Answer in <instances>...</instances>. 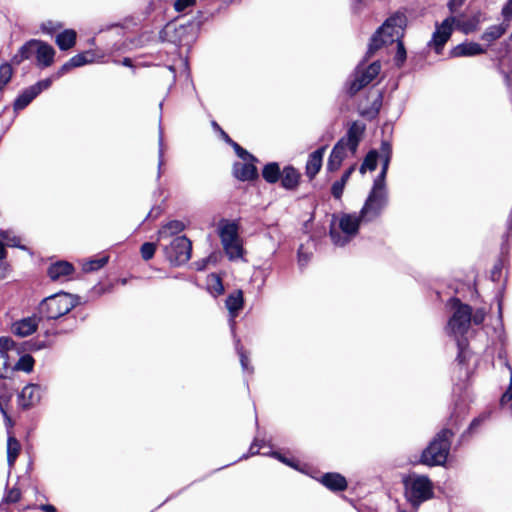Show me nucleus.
<instances>
[{
    "mask_svg": "<svg viewBox=\"0 0 512 512\" xmlns=\"http://www.w3.org/2000/svg\"><path fill=\"white\" fill-rule=\"evenodd\" d=\"M406 24L407 18L405 14L397 12L390 16L375 32L369 43L364 60L358 64L354 73L347 81V89L350 95H355L380 73L381 64L379 61H374L367 67H365V62L381 47L401 40Z\"/></svg>",
    "mask_w": 512,
    "mask_h": 512,
    "instance_id": "nucleus-1",
    "label": "nucleus"
},
{
    "mask_svg": "<svg viewBox=\"0 0 512 512\" xmlns=\"http://www.w3.org/2000/svg\"><path fill=\"white\" fill-rule=\"evenodd\" d=\"M449 305L453 312L448 320L446 333L455 339L458 347L457 361L460 365H463L471 355L466 334L471 323L481 325L484 322L486 311L479 308L472 312L471 306L462 303L458 298H451Z\"/></svg>",
    "mask_w": 512,
    "mask_h": 512,
    "instance_id": "nucleus-2",
    "label": "nucleus"
},
{
    "mask_svg": "<svg viewBox=\"0 0 512 512\" xmlns=\"http://www.w3.org/2000/svg\"><path fill=\"white\" fill-rule=\"evenodd\" d=\"M364 125L353 122L346 136L341 138L333 147L330 156L327 161V170L329 172H335L339 170L343 160L347 157L348 152L354 155L357 151L358 145L364 133Z\"/></svg>",
    "mask_w": 512,
    "mask_h": 512,
    "instance_id": "nucleus-3",
    "label": "nucleus"
},
{
    "mask_svg": "<svg viewBox=\"0 0 512 512\" xmlns=\"http://www.w3.org/2000/svg\"><path fill=\"white\" fill-rule=\"evenodd\" d=\"M77 305V299L65 292L46 297L38 306L40 320L56 321L68 314Z\"/></svg>",
    "mask_w": 512,
    "mask_h": 512,
    "instance_id": "nucleus-4",
    "label": "nucleus"
},
{
    "mask_svg": "<svg viewBox=\"0 0 512 512\" xmlns=\"http://www.w3.org/2000/svg\"><path fill=\"white\" fill-rule=\"evenodd\" d=\"M388 204V192L385 180L375 179L372 189L360 211L363 222L377 219Z\"/></svg>",
    "mask_w": 512,
    "mask_h": 512,
    "instance_id": "nucleus-5",
    "label": "nucleus"
},
{
    "mask_svg": "<svg viewBox=\"0 0 512 512\" xmlns=\"http://www.w3.org/2000/svg\"><path fill=\"white\" fill-rule=\"evenodd\" d=\"M453 432L449 428H443L431 441L421 455V463L428 466L443 465L450 451V438Z\"/></svg>",
    "mask_w": 512,
    "mask_h": 512,
    "instance_id": "nucleus-6",
    "label": "nucleus"
},
{
    "mask_svg": "<svg viewBox=\"0 0 512 512\" xmlns=\"http://www.w3.org/2000/svg\"><path fill=\"white\" fill-rule=\"evenodd\" d=\"M403 484L405 496L413 506L433 497V485L427 476L412 473L403 479Z\"/></svg>",
    "mask_w": 512,
    "mask_h": 512,
    "instance_id": "nucleus-7",
    "label": "nucleus"
},
{
    "mask_svg": "<svg viewBox=\"0 0 512 512\" xmlns=\"http://www.w3.org/2000/svg\"><path fill=\"white\" fill-rule=\"evenodd\" d=\"M360 222V214H344L339 220V227H332L330 237L337 246H345L357 234Z\"/></svg>",
    "mask_w": 512,
    "mask_h": 512,
    "instance_id": "nucleus-8",
    "label": "nucleus"
},
{
    "mask_svg": "<svg viewBox=\"0 0 512 512\" xmlns=\"http://www.w3.org/2000/svg\"><path fill=\"white\" fill-rule=\"evenodd\" d=\"M219 237L229 259L234 260L242 256L243 249L239 240L238 226L234 222L223 220L219 225Z\"/></svg>",
    "mask_w": 512,
    "mask_h": 512,
    "instance_id": "nucleus-9",
    "label": "nucleus"
},
{
    "mask_svg": "<svg viewBox=\"0 0 512 512\" xmlns=\"http://www.w3.org/2000/svg\"><path fill=\"white\" fill-rule=\"evenodd\" d=\"M192 243L186 236L175 237L164 247V254L173 266H181L191 258Z\"/></svg>",
    "mask_w": 512,
    "mask_h": 512,
    "instance_id": "nucleus-10",
    "label": "nucleus"
},
{
    "mask_svg": "<svg viewBox=\"0 0 512 512\" xmlns=\"http://www.w3.org/2000/svg\"><path fill=\"white\" fill-rule=\"evenodd\" d=\"M454 22V17H448L441 24H436V29L428 45L433 48L437 54L441 53L445 43L449 40L453 31Z\"/></svg>",
    "mask_w": 512,
    "mask_h": 512,
    "instance_id": "nucleus-11",
    "label": "nucleus"
},
{
    "mask_svg": "<svg viewBox=\"0 0 512 512\" xmlns=\"http://www.w3.org/2000/svg\"><path fill=\"white\" fill-rule=\"evenodd\" d=\"M42 388L38 384L26 385L19 394V404L27 409L37 404L41 399Z\"/></svg>",
    "mask_w": 512,
    "mask_h": 512,
    "instance_id": "nucleus-12",
    "label": "nucleus"
},
{
    "mask_svg": "<svg viewBox=\"0 0 512 512\" xmlns=\"http://www.w3.org/2000/svg\"><path fill=\"white\" fill-rule=\"evenodd\" d=\"M36 45L37 47L35 57L37 66L40 68H47L51 66L54 62L56 53L55 49L51 45L41 40H37Z\"/></svg>",
    "mask_w": 512,
    "mask_h": 512,
    "instance_id": "nucleus-13",
    "label": "nucleus"
},
{
    "mask_svg": "<svg viewBox=\"0 0 512 512\" xmlns=\"http://www.w3.org/2000/svg\"><path fill=\"white\" fill-rule=\"evenodd\" d=\"M39 321H41L39 319V315H33L20 319L13 323L12 331L15 335L21 337L29 336L36 331Z\"/></svg>",
    "mask_w": 512,
    "mask_h": 512,
    "instance_id": "nucleus-14",
    "label": "nucleus"
},
{
    "mask_svg": "<svg viewBox=\"0 0 512 512\" xmlns=\"http://www.w3.org/2000/svg\"><path fill=\"white\" fill-rule=\"evenodd\" d=\"M244 303L242 290H236L231 293L226 299V307L230 314V325L232 331H234L235 318L239 311L242 309Z\"/></svg>",
    "mask_w": 512,
    "mask_h": 512,
    "instance_id": "nucleus-15",
    "label": "nucleus"
},
{
    "mask_svg": "<svg viewBox=\"0 0 512 512\" xmlns=\"http://www.w3.org/2000/svg\"><path fill=\"white\" fill-rule=\"evenodd\" d=\"M326 146H322L312 152L306 162V175L309 179H313L320 171L323 162V156Z\"/></svg>",
    "mask_w": 512,
    "mask_h": 512,
    "instance_id": "nucleus-16",
    "label": "nucleus"
},
{
    "mask_svg": "<svg viewBox=\"0 0 512 512\" xmlns=\"http://www.w3.org/2000/svg\"><path fill=\"white\" fill-rule=\"evenodd\" d=\"M250 162H236L233 166V175L241 181H250L257 178L256 167Z\"/></svg>",
    "mask_w": 512,
    "mask_h": 512,
    "instance_id": "nucleus-17",
    "label": "nucleus"
},
{
    "mask_svg": "<svg viewBox=\"0 0 512 512\" xmlns=\"http://www.w3.org/2000/svg\"><path fill=\"white\" fill-rule=\"evenodd\" d=\"M485 52V49L482 46L475 42H466L461 43L455 46L450 54L452 57H466V56H475Z\"/></svg>",
    "mask_w": 512,
    "mask_h": 512,
    "instance_id": "nucleus-18",
    "label": "nucleus"
},
{
    "mask_svg": "<svg viewBox=\"0 0 512 512\" xmlns=\"http://www.w3.org/2000/svg\"><path fill=\"white\" fill-rule=\"evenodd\" d=\"M321 483L332 491H343L347 487L345 477L339 473H326L321 478Z\"/></svg>",
    "mask_w": 512,
    "mask_h": 512,
    "instance_id": "nucleus-19",
    "label": "nucleus"
},
{
    "mask_svg": "<svg viewBox=\"0 0 512 512\" xmlns=\"http://www.w3.org/2000/svg\"><path fill=\"white\" fill-rule=\"evenodd\" d=\"M281 185L285 189L293 190L299 184L300 174L292 166H286L281 173Z\"/></svg>",
    "mask_w": 512,
    "mask_h": 512,
    "instance_id": "nucleus-20",
    "label": "nucleus"
},
{
    "mask_svg": "<svg viewBox=\"0 0 512 512\" xmlns=\"http://www.w3.org/2000/svg\"><path fill=\"white\" fill-rule=\"evenodd\" d=\"M379 158L382 161V169L379 175L375 179L385 180L388 167L392 157V147L388 141H383L380 146V152L378 153Z\"/></svg>",
    "mask_w": 512,
    "mask_h": 512,
    "instance_id": "nucleus-21",
    "label": "nucleus"
},
{
    "mask_svg": "<svg viewBox=\"0 0 512 512\" xmlns=\"http://www.w3.org/2000/svg\"><path fill=\"white\" fill-rule=\"evenodd\" d=\"M37 40L32 39L26 42L23 46L20 47L18 52L13 56L12 63L19 65L26 59H30L32 56L36 54Z\"/></svg>",
    "mask_w": 512,
    "mask_h": 512,
    "instance_id": "nucleus-22",
    "label": "nucleus"
},
{
    "mask_svg": "<svg viewBox=\"0 0 512 512\" xmlns=\"http://www.w3.org/2000/svg\"><path fill=\"white\" fill-rule=\"evenodd\" d=\"M77 33L73 29H66L56 36L55 42L60 50L66 51L74 47Z\"/></svg>",
    "mask_w": 512,
    "mask_h": 512,
    "instance_id": "nucleus-23",
    "label": "nucleus"
},
{
    "mask_svg": "<svg viewBox=\"0 0 512 512\" xmlns=\"http://www.w3.org/2000/svg\"><path fill=\"white\" fill-rule=\"evenodd\" d=\"M73 266L66 261L56 262L48 268V275L52 280H58L61 277L68 276L72 273Z\"/></svg>",
    "mask_w": 512,
    "mask_h": 512,
    "instance_id": "nucleus-24",
    "label": "nucleus"
},
{
    "mask_svg": "<svg viewBox=\"0 0 512 512\" xmlns=\"http://www.w3.org/2000/svg\"><path fill=\"white\" fill-rule=\"evenodd\" d=\"M185 229V224L179 220H171L163 225L159 231V238H167L179 234Z\"/></svg>",
    "mask_w": 512,
    "mask_h": 512,
    "instance_id": "nucleus-25",
    "label": "nucleus"
},
{
    "mask_svg": "<svg viewBox=\"0 0 512 512\" xmlns=\"http://www.w3.org/2000/svg\"><path fill=\"white\" fill-rule=\"evenodd\" d=\"M38 95L32 89V87H28L19 94V96L14 101V110L19 111L26 108Z\"/></svg>",
    "mask_w": 512,
    "mask_h": 512,
    "instance_id": "nucleus-26",
    "label": "nucleus"
},
{
    "mask_svg": "<svg viewBox=\"0 0 512 512\" xmlns=\"http://www.w3.org/2000/svg\"><path fill=\"white\" fill-rule=\"evenodd\" d=\"M509 28V23L503 22L499 25H493L486 29L482 34V39L488 42H493L500 38Z\"/></svg>",
    "mask_w": 512,
    "mask_h": 512,
    "instance_id": "nucleus-27",
    "label": "nucleus"
},
{
    "mask_svg": "<svg viewBox=\"0 0 512 512\" xmlns=\"http://www.w3.org/2000/svg\"><path fill=\"white\" fill-rule=\"evenodd\" d=\"M20 452V443L14 436H9L7 440V462L9 467H13Z\"/></svg>",
    "mask_w": 512,
    "mask_h": 512,
    "instance_id": "nucleus-28",
    "label": "nucleus"
},
{
    "mask_svg": "<svg viewBox=\"0 0 512 512\" xmlns=\"http://www.w3.org/2000/svg\"><path fill=\"white\" fill-rule=\"evenodd\" d=\"M262 176L268 183H276L281 176L280 167L278 163L271 162L264 166Z\"/></svg>",
    "mask_w": 512,
    "mask_h": 512,
    "instance_id": "nucleus-29",
    "label": "nucleus"
},
{
    "mask_svg": "<svg viewBox=\"0 0 512 512\" xmlns=\"http://www.w3.org/2000/svg\"><path fill=\"white\" fill-rule=\"evenodd\" d=\"M69 60L70 64H72L74 68H77L93 63L95 61V54L92 51H85L73 56Z\"/></svg>",
    "mask_w": 512,
    "mask_h": 512,
    "instance_id": "nucleus-30",
    "label": "nucleus"
},
{
    "mask_svg": "<svg viewBox=\"0 0 512 512\" xmlns=\"http://www.w3.org/2000/svg\"><path fill=\"white\" fill-rule=\"evenodd\" d=\"M379 159L378 152L371 150L365 156L363 163L360 166V173L364 174L366 170L373 171L377 167V161Z\"/></svg>",
    "mask_w": 512,
    "mask_h": 512,
    "instance_id": "nucleus-31",
    "label": "nucleus"
},
{
    "mask_svg": "<svg viewBox=\"0 0 512 512\" xmlns=\"http://www.w3.org/2000/svg\"><path fill=\"white\" fill-rule=\"evenodd\" d=\"M34 366V359L32 356L26 354L19 358L18 362L14 366V370L31 372Z\"/></svg>",
    "mask_w": 512,
    "mask_h": 512,
    "instance_id": "nucleus-32",
    "label": "nucleus"
},
{
    "mask_svg": "<svg viewBox=\"0 0 512 512\" xmlns=\"http://www.w3.org/2000/svg\"><path fill=\"white\" fill-rule=\"evenodd\" d=\"M21 498V491L18 488H12L6 492L4 495L2 502L0 504V512L4 511L3 505L4 504H12L16 503Z\"/></svg>",
    "mask_w": 512,
    "mask_h": 512,
    "instance_id": "nucleus-33",
    "label": "nucleus"
},
{
    "mask_svg": "<svg viewBox=\"0 0 512 512\" xmlns=\"http://www.w3.org/2000/svg\"><path fill=\"white\" fill-rule=\"evenodd\" d=\"M505 340H506V336L504 334L503 331H500L499 334H498V341L500 343V348L498 350V359L500 361L503 362V364L505 365V367H507V369L511 372L512 371V367L509 365L508 363V360H507V353H506V350H505Z\"/></svg>",
    "mask_w": 512,
    "mask_h": 512,
    "instance_id": "nucleus-34",
    "label": "nucleus"
},
{
    "mask_svg": "<svg viewBox=\"0 0 512 512\" xmlns=\"http://www.w3.org/2000/svg\"><path fill=\"white\" fill-rule=\"evenodd\" d=\"M13 74L12 67L9 63L0 66V92L9 83Z\"/></svg>",
    "mask_w": 512,
    "mask_h": 512,
    "instance_id": "nucleus-35",
    "label": "nucleus"
},
{
    "mask_svg": "<svg viewBox=\"0 0 512 512\" xmlns=\"http://www.w3.org/2000/svg\"><path fill=\"white\" fill-rule=\"evenodd\" d=\"M158 171H157V179H159L162 175V167L164 165V137L163 130L160 127L159 129V139H158Z\"/></svg>",
    "mask_w": 512,
    "mask_h": 512,
    "instance_id": "nucleus-36",
    "label": "nucleus"
},
{
    "mask_svg": "<svg viewBox=\"0 0 512 512\" xmlns=\"http://www.w3.org/2000/svg\"><path fill=\"white\" fill-rule=\"evenodd\" d=\"M236 350H237V353H238V355L240 357V363H241L243 371H245V372H252L253 369H252V367L249 366V358L246 355L243 347L239 346V340L236 343Z\"/></svg>",
    "mask_w": 512,
    "mask_h": 512,
    "instance_id": "nucleus-37",
    "label": "nucleus"
},
{
    "mask_svg": "<svg viewBox=\"0 0 512 512\" xmlns=\"http://www.w3.org/2000/svg\"><path fill=\"white\" fill-rule=\"evenodd\" d=\"M156 251V244L151 242H145L142 244L140 252L144 260H150L153 258Z\"/></svg>",
    "mask_w": 512,
    "mask_h": 512,
    "instance_id": "nucleus-38",
    "label": "nucleus"
},
{
    "mask_svg": "<svg viewBox=\"0 0 512 512\" xmlns=\"http://www.w3.org/2000/svg\"><path fill=\"white\" fill-rule=\"evenodd\" d=\"M232 147L234 148L236 154L244 161H255L256 158L250 154L248 151H246L244 148H242L238 143L233 142L232 140H229Z\"/></svg>",
    "mask_w": 512,
    "mask_h": 512,
    "instance_id": "nucleus-39",
    "label": "nucleus"
},
{
    "mask_svg": "<svg viewBox=\"0 0 512 512\" xmlns=\"http://www.w3.org/2000/svg\"><path fill=\"white\" fill-rule=\"evenodd\" d=\"M54 80H56V79L54 78V74H53L49 78H46V79L38 81L37 83H35L31 87L35 91V93L37 95H39L43 90L48 89L52 85Z\"/></svg>",
    "mask_w": 512,
    "mask_h": 512,
    "instance_id": "nucleus-40",
    "label": "nucleus"
},
{
    "mask_svg": "<svg viewBox=\"0 0 512 512\" xmlns=\"http://www.w3.org/2000/svg\"><path fill=\"white\" fill-rule=\"evenodd\" d=\"M209 288L212 289L216 294H222L224 287L219 276L212 274L209 276Z\"/></svg>",
    "mask_w": 512,
    "mask_h": 512,
    "instance_id": "nucleus-41",
    "label": "nucleus"
},
{
    "mask_svg": "<svg viewBox=\"0 0 512 512\" xmlns=\"http://www.w3.org/2000/svg\"><path fill=\"white\" fill-rule=\"evenodd\" d=\"M396 44H397V51H396V55H395V63L398 67H400L406 60V50H405L404 44L401 40L397 41Z\"/></svg>",
    "mask_w": 512,
    "mask_h": 512,
    "instance_id": "nucleus-42",
    "label": "nucleus"
},
{
    "mask_svg": "<svg viewBox=\"0 0 512 512\" xmlns=\"http://www.w3.org/2000/svg\"><path fill=\"white\" fill-rule=\"evenodd\" d=\"M0 235L8 246L20 247V238L16 235H12L10 231H0Z\"/></svg>",
    "mask_w": 512,
    "mask_h": 512,
    "instance_id": "nucleus-43",
    "label": "nucleus"
},
{
    "mask_svg": "<svg viewBox=\"0 0 512 512\" xmlns=\"http://www.w3.org/2000/svg\"><path fill=\"white\" fill-rule=\"evenodd\" d=\"M8 369V354L5 350L0 349V379L6 378Z\"/></svg>",
    "mask_w": 512,
    "mask_h": 512,
    "instance_id": "nucleus-44",
    "label": "nucleus"
},
{
    "mask_svg": "<svg viewBox=\"0 0 512 512\" xmlns=\"http://www.w3.org/2000/svg\"><path fill=\"white\" fill-rule=\"evenodd\" d=\"M107 261H108V259L106 257H102V258H99L96 260H91L84 265V270L85 271L98 270V269L102 268L107 263Z\"/></svg>",
    "mask_w": 512,
    "mask_h": 512,
    "instance_id": "nucleus-45",
    "label": "nucleus"
},
{
    "mask_svg": "<svg viewBox=\"0 0 512 512\" xmlns=\"http://www.w3.org/2000/svg\"><path fill=\"white\" fill-rule=\"evenodd\" d=\"M345 185L346 183L342 180H338L333 183L331 193L335 199H340L342 197Z\"/></svg>",
    "mask_w": 512,
    "mask_h": 512,
    "instance_id": "nucleus-46",
    "label": "nucleus"
},
{
    "mask_svg": "<svg viewBox=\"0 0 512 512\" xmlns=\"http://www.w3.org/2000/svg\"><path fill=\"white\" fill-rule=\"evenodd\" d=\"M195 4V0H176L174 2V8L177 12H183L186 8L191 7Z\"/></svg>",
    "mask_w": 512,
    "mask_h": 512,
    "instance_id": "nucleus-47",
    "label": "nucleus"
},
{
    "mask_svg": "<svg viewBox=\"0 0 512 512\" xmlns=\"http://www.w3.org/2000/svg\"><path fill=\"white\" fill-rule=\"evenodd\" d=\"M72 69H74V67L72 66V64H70V60H68L66 63H64L59 69L58 71L54 74V78L55 79H59L61 78L63 75H65L66 73H68L69 71H71Z\"/></svg>",
    "mask_w": 512,
    "mask_h": 512,
    "instance_id": "nucleus-48",
    "label": "nucleus"
},
{
    "mask_svg": "<svg viewBox=\"0 0 512 512\" xmlns=\"http://www.w3.org/2000/svg\"><path fill=\"white\" fill-rule=\"evenodd\" d=\"M502 15L504 17V21L509 23L512 18V0H508L502 8Z\"/></svg>",
    "mask_w": 512,
    "mask_h": 512,
    "instance_id": "nucleus-49",
    "label": "nucleus"
},
{
    "mask_svg": "<svg viewBox=\"0 0 512 512\" xmlns=\"http://www.w3.org/2000/svg\"><path fill=\"white\" fill-rule=\"evenodd\" d=\"M69 322L68 328H56L52 333L53 334H59V333H67L69 331H72L76 326V319L75 317H68L66 319Z\"/></svg>",
    "mask_w": 512,
    "mask_h": 512,
    "instance_id": "nucleus-50",
    "label": "nucleus"
},
{
    "mask_svg": "<svg viewBox=\"0 0 512 512\" xmlns=\"http://www.w3.org/2000/svg\"><path fill=\"white\" fill-rule=\"evenodd\" d=\"M512 400V371L510 373V384L506 392L502 395L500 403L504 405Z\"/></svg>",
    "mask_w": 512,
    "mask_h": 512,
    "instance_id": "nucleus-51",
    "label": "nucleus"
},
{
    "mask_svg": "<svg viewBox=\"0 0 512 512\" xmlns=\"http://www.w3.org/2000/svg\"><path fill=\"white\" fill-rule=\"evenodd\" d=\"M58 28H60V25L53 23L52 21H47L42 23L41 29L43 32L47 34L54 33Z\"/></svg>",
    "mask_w": 512,
    "mask_h": 512,
    "instance_id": "nucleus-52",
    "label": "nucleus"
},
{
    "mask_svg": "<svg viewBox=\"0 0 512 512\" xmlns=\"http://www.w3.org/2000/svg\"><path fill=\"white\" fill-rule=\"evenodd\" d=\"M501 264H496L491 271V278L493 281H497L501 275Z\"/></svg>",
    "mask_w": 512,
    "mask_h": 512,
    "instance_id": "nucleus-53",
    "label": "nucleus"
},
{
    "mask_svg": "<svg viewBox=\"0 0 512 512\" xmlns=\"http://www.w3.org/2000/svg\"><path fill=\"white\" fill-rule=\"evenodd\" d=\"M272 456L275 457L276 459H278L279 461H281L282 463H285L288 466L295 467L294 463L291 460H289L286 457L282 456L278 452H273Z\"/></svg>",
    "mask_w": 512,
    "mask_h": 512,
    "instance_id": "nucleus-54",
    "label": "nucleus"
},
{
    "mask_svg": "<svg viewBox=\"0 0 512 512\" xmlns=\"http://www.w3.org/2000/svg\"><path fill=\"white\" fill-rule=\"evenodd\" d=\"M355 167L356 165H352L350 166L342 175L341 179L343 182L347 183V181L349 180V178L351 177L352 173L355 171Z\"/></svg>",
    "mask_w": 512,
    "mask_h": 512,
    "instance_id": "nucleus-55",
    "label": "nucleus"
},
{
    "mask_svg": "<svg viewBox=\"0 0 512 512\" xmlns=\"http://www.w3.org/2000/svg\"><path fill=\"white\" fill-rule=\"evenodd\" d=\"M302 249H303V246H300V248L298 249V261L301 265L306 263L309 259L308 255L304 254Z\"/></svg>",
    "mask_w": 512,
    "mask_h": 512,
    "instance_id": "nucleus-56",
    "label": "nucleus"
},
{
    "mask_svg": "<svg viewBox=\"0 0 512 512\" xmlns=\"http://www.w3.org/2000/svg\"><path fill=\"white\" fill-rule=\"evenodd\" d=\"M501 73L503 74L504 76V81H505V85L507 87V89L512 93V78L510 77V75L504 71H501Z\"/></svg>",
    "mask_w": 512,
    "mask_h": 512,
    "instance_id": "nucleus-57",
    "label": "nucleus"
},
{
    "mask_svg": "<svg viewBox=\"0 0 512 512\" xmlns=\"http://www.w3.org/2000/svg\"><path fill=\"white\" fill-rule=\"evenodd\" d=\"M484 419H485V417L475 418L469 426V431H473L476 427H478L483 422Z\"/></svg>",
    "mask_w": 512,
    "mask_h": 512,
    "instance_id": "nucleus-58",
    "label": "nucleus"
},
{
    "mask_svg": "<svg viewBox=\"0 0 512 512\" xmlns=\"http://www.w3.org/2000/svg\"><path fill=\"white\" fill-rule=\"evenodd\" d=\"M39 508L41 510H43L44 512H57V509L53 505H50V504L40 505Z\"/></svg>",
    "mask_w": 512,
    "mask_h": 512,
    "instance_id": "nucleus-59",
    "label": "nucleus"
},
{
    "mask_svg": "<svg viewBox=\"0 0 512 512\" xmlns=\"http://www.w3.org/2000/svg\"><path fill=\"white\" fill-rule=\"evenodd\" d=\"M458 418H459V416L458 415L456 416L455 412H453L451 417H450L449 424H451L453 426L458 425Z\"/></svg>",
    "mask_w": 512,
    "mask_h": 512,
    "instance_id": "nucleus-60",
    "label": "nucleus"
},
{
    "mask_svg": "<svg viewBox=\"0 0 512 512\" xmlns=\"http://www.w3.org/2000/svg\"><path fill=\"white\" fill-rule=\"evenodd\" d=\"M381 102H382V95L379 94L377 97V100L374 102V106H375L377 112L381 106Z\"/></svg>",
    "mask_w": 512,
    "mask_h": 512,
    "instance_id": "nucleus-61",
    "label": "nucleus"
},
{
    "mask_svg": "<svg viewBox=\"0 0 512 512\" xmlns=\"http://www.w3.org/2000/svg\"><path fill=\"white\" fill-rule=\"evenodd\" d=\"M6 257V252L2 241L0 240V260Z\"/></svg>",
    "mask_w": 512,
    "mask_h": 512,
    "instance_id": "nucleus-62",
    "label": "nucleus"
},
{
    "mask_svg": "<svg viewBox=\"0 0 512 512\" xmlns=\"http://www.w3.org/2000/svg\"><path fill=\"white\" fill-rule=\"evenodd\" d=\"M122 65L126 67H132V60L130 58H124L122 61Z\"/></svg>",
    "mask_w": 512,
    "mask_h": 512,
    "instance_id": "nucleus-63",
    "label": "nucleus"
},
{
    "mask_svg": "<svg viewBox=\"0 0 512 512\" xmlns=\"http://www.w3.org/2000/svg\"><path fill=\"white\" fill-rule=\"evenodd\" d=\"M206 262L207 260H202L201 262H197L196 265H197V269L198 270H203L206 266Z\"/></svg>",
    "mask_w": 512,
    "mask_h": 512,
    "instance_id": "nucleus-64",
    "label": "nucleus"
}]
</instances>
